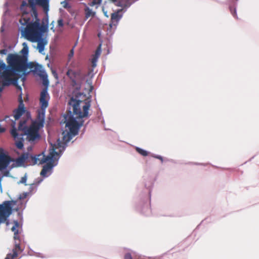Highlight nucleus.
<instances>
[{
  "label": "nucleus",
  "mask_w": 259,
  "mask_h": 259,
  "mask_svg": "<svg viewBox=\"0 0 259 259\" xmlns=\"http://www.w3.org/2000/svg\"><path fill=\"white\" fill-rule=\"evenodd\" d=\"M135 149L138 153H139L140 154H141V155H142L143 156H148L149 154L148 152H147V151H146L144 149H142L139 147H136Z\"/></svg>",
  "instance_id": "nucleus-22"
},
{
  "label": "nucleus",
  "mask_w": 259,
  "mask_h": 259,
  "mask_svg": "<svg viewBox=\"0 0 259 259\" xmlns=\"http://www.w3.org/2000/svg\"><path fill=\"white\" fill-rule=\"evenodd\" d=\"M32 71L37 73L42 78L44 85L47 87L49 85V81L47 78V74L43 70L41 65L36 64Z\"/></svg>",
  "instance_id": "nucleus-13"
},
{
  "label": "nucleus",
  "mask_w": 259,
  "mask_h": 259,
  "mask_svg": "<svg viewBox=\"0 0 259 259\" xmlns=\"http://www.w3.org/2000/svg\"><path fill=\"white\" fill-rule=\"evenodd\" d=\"M21 244H16L12 252L8 253L5 259H16L18 255L20 254L24 249V247H22Z\"/></svg>",
  "instance_id": "nucleus-14"
},
{
  "label": "nucleus",
  "mask_w": 259,
  "mask_h": 259,
  "mask_svg": "<svg viewBox=\"0 0 259 259\" xmlns=\"http://www.w3.org/2000/svg\"><path fill=\"white\" fill-rule=\"evenodd\" d=\"M12 128L11 130V134L12 137L14 138L16 141V146L19 149H21L23 147V135L19 134L17 132V130L15 127V122L13 121L12 123Z\"/></svg>",
  "instance_id": "nucleus-10"
},
{
  "label": "nucleus",
  "mask_w": 259,
  "mask_h": 259,
  "mask_svg": "<svg viewBox=\"0 0 259 259\" xmlns=\"http://www.w3.org/2000/svg\"><path fill=\"white\" fill-rule=\"evenodd\" d=\"M110 1H112L113 3H115V2H117V0H110Z\"/></svg>",
  "instance_id": "nucleus-37"
},
{
  "label": "nucleus",
  "mask_w": 259,
  "mask_h": 259,
  "mask_svg": "<svg viewBox=\"0 0 259 259\" xmlns=\"http://www.w3.org/2000/svg\"><path fill=\"white\" fill-rule=\"evenodd\" d=\"M66 130L62 133L63 140L67 143L69 142L73 136L77 135L79 127L82 125V121H77L72 115L70 111L64 115Z\"/></svg>",
  "instance_id": "nucleus-4"
},
{
  "label": "nucleus",
  "mask_w": 259,
  "mask_h": 259,
  "mask_svg": "<svg viewBox=\"0 0 259 259\" xmlns=\"http://www.w3.org/2000/svg\"><path fill=\"white\" fill-rule=\"evenodd\" d=\"M27 119H21L18 125V131L22 132L21 134L26 136V139L30 142H33L40 139L39 130L40 126L36 124L35 123L31 124L29 126L27 125Z\"/></svg>",
  "instance_id": "nucleus-5"
},
{
  "label": "nucleus",
  "mask_w": 259,
  "mask_h": 259,
  "mask_svg": "<svg viewBox=\"0 0 259 259\" xmlns=\"http://www.w3.org/2000/svg\"><path fill=\"white\" fill-rule=\"evenodd\" d=\"M5 131V129L4 128H1L0 127V132H3Z\"/></svg>",
  "instance_id": "nucleus-35"
},
{
  "label": "nucleus",
  "mask_w": 259,
  "mask_h": 259,
  "mask_svg": "<svg viewBox=\"0 0 259 259\" xmlns=\"http://www.w3.org/2000/svg\"><path fill=\"white\" fill-rule=\"evenodd\" d=\"M68 104L72 107L73 114L76 115V118L80 119L88 116L91 106L90 101L87 100L84 101L76 100L72 97Z\"/></svg>",
  "instance_id": "nucleus-6"
},
{
  "label": "nucleus",
  "mask_w": 259,
  "mask_h": 259,
  "mask_svg": "<svg viewBox=\"0 0 259 259\" xmlns=\"http://www.w3.org/2000/svg\"><path fill=\"white\" fill-rule=\"evenodd\" d=\"M19 100V105L18 108L14 110L13 111L14 117L15 120L19 119L21 116L23 114H25L26 113L27 118L29 117V114L28 112H27L24 104L23 103V101L22 99V95H20L18 98Z\"/></svg>",
  "instance_id": "nucleus-8"
},
{
  "label": "nucleus",
  "mask_w": 259,
  "mask_h": 259,
  "mask_svg": "<svg viewBox=\"0 0 259 259\" xmlns=\"http://www.w3.org/2000/svg\"><path fill=\"white\" fill-rule=\"evenodd\" d=\"M74 55V48H72L68 55V57L70 58H71Z\"/></svg>",
  "instance_id": "nucleus-32"
},
{
  "label": "nucleus",
  "mask_w": 259,
  "mask_h": 259,
  "mask_svg": "<svg viewBox=\"0 0 259 259\" xmlns=\"http://www.w3.org/2000/svg\"><path fill=\"white\" fill-rule=\"evenodd\" d=\"M85 18L88 19L90 17H94L95 15V12H93L88 7H85L84 8Z\"/></svg>",
  "instance_id": "nucleus-19"
},
{
  "label": "nucleus",
  "mask_w": 259,
  "mask_h": 259,
  "mask_svg": "<svg viewBox=\"0 0 259 259\" xmlns=\"http://www.w3.org/2000/svg\"><path fill=\"white\" fill-rule=\"evenodd\" d=\"M63 21L62 19H60L58 20V25L59 27H63Z\"/></svg>",
  "instance_id": "nucleus-28"
},
{
  "label": "nucleus",
  "mask_w": 259,
  "mask_h": 259,
  "mask_svg": "<svg viewBox=\"0 0 259 259\" xmlns=\"http://www.w3.org/2000/svg\"><path fill=\"white\" fill-rule=\"evenodd\" d=\"M8 52V51L7 49H2L0 50V54H6Z\"/></svg>",
  "instance_id": "nucleus-33"
},
{
  "label": "nucleus",
  "mask_w": 259,
  "mask_h": 259,
  "mask_svg": "<svg viewBox=\"0 0 259 259\" xmlns=\"http://www.w3.org/2000/svg\"><path fill=\"white\" fill-rule=\"evenodd\" d=\"M60 153L56 152L54 146L50 150L48 155L46 156L44 152L37 155V157H34V164H42L46 163L44 165L40 172V175L44 177L48 176L50 173L53 167L54 159H58L60 157Z\"/></svg>",
  "instance_id": "nucleus-3"
},
{
  "label": "nucleus",
  "mask_w": 259,
  "mask_h": 259,
  "mask_svg": "<svg viewBox=\"0 0 259 259\" xmlns=\"http://www.w3.org/2000/svg\"><path fill=\"white\" fill-rule=\"evenodd\" d=\"M91 1L89 4V5L93 7L96 5L100 4H101L102 0H90Z\"/></svg>",
  "instance_id": "nucleus-24"
},
{
  "label": "nucleus",
  "mask_w": 259,
  "mask_h": 259,
  "mask_svg": "<svg viewBox=\"0 0 259 259\" xmlns=\"http://www.w3.org/2000/svg\"><path fill=\"white\" fill-rule=\"evenodd\" d=\"M23 48L21 50V52L22 53V55H20V56H26L27 59H28V48L27 46L26 43L23 44Z\"/></svg>",
  "instance_id": "nucleus-20"
},
{
  "label": "nucleus",
  "mask_w": 259,
  "mask_h": 259,
  "mask_svg": "<svg viewBox=\"0 0 259 259\" xmlns=\"http://www.w3.org/2000/svg\"><path fill=\"white\" fill-rule=\"evenodd\" d=\"M101 45L100 44L98 47L97 48L96 51V52H95V56H96V57H99L101 53Z\"/></svg>",
  "instance_id": "nucleus-25"
},
{
  "label": "nucleus",
  "mask_w": 259,
  "mask_h": 259,
  "mask_svg": "<svg viewBox=\"0 0 259 259\" xmlns=\"http://www.w3.org/2000/svg\"><path fill=\"white\" fill-rule=\"evenodd\" d=\"M12 213V207L10 202L5 201L0 204V223L4 222Z\"/></svg>",
  "instance_id": "nucleus-9"
},
{
  "label": "nucleus",
  "mask_w": 259,
  "mask_h": 259,
  "mask_svg": "<svg viewBox=\"0 0 259 259\" xmlns=\"http://www.w3.org/2000/svg\"><path fill=\"white\" fill-rule=\"evenodd\" d=\"M27 4V6L26 7V10L28 7H29L32 13L31 15H34L35 17H36L37 13L35 8L36 6L38 5L41 7L45 12H47L49 10V0H28Z\"/></svg>",
  "instance_id": "nucleus-7"
},
{
  "label": "nucleus",
  "mask_w": 259,
  "mask_h": 259,
  "mask_svg": "<svg viewBox=\"0 0 259 259\" xmlns=\"http://www.w3.org/2000/svg\"><path fill=\"white\" fill-rule=\"evenodd\" d=\"M230 10H231V13L232 14V15H233L234 17H236V10L235 9H234L233 10V11H232V9L230 8Z\"/></svg>",
  "instance_id": "nucleus-34"
},
{
  "label": "nucleus",
  "mask_w": 259,
  "mask_h": 259,
  "mask_svg": "<svg viewBox=\"0 0 259 259\" xmlns=\"http://www.w3.org/2000/svg\"><path fill=\"white\" fill-rule=\"evenodd\" d=\"M111 20L114 21H118L120 19L121 16L119 15L118 12L112 13L111 15Z\"/></svg>",
  "instance_id": "nucleus-23"
},
{
  "label": "nucleus",
  "mask_w": 259,
  "mask_h": 259,
  "mask_svg": "<svg viewBox=\"0 0 259 259\" xmlns=\"http://www.w3.org/2000/svg\"><path fill=\"white\" fill-rule=\"evenodd\" d=\"M93 89V87L92 85H91V86L90 91H92Z\"/></svg>",
  "instance_id": "nucleus-38"
},
{
  "label": "nucleus",
  "mask_w": 259,
  "mask_h": 259,
  "mask_svg": "<svg viewBox=\"0 0 259 259\" xmlns=\"http://www.w3.org/2000/svg\"><path fill=\"white\" fill-rule=\"evenodd\" d=\"M8 66L0 60V75L4 78L5 84H15L16 80H13L11 77L16 73L26 72L28 68L33 70L36 64L33 62L28 63L26 56H20L18 54H9L7 57Z\"/></svg>",
  "instance_id": "nucleus-1"
},
{
  "label": "nucleus",
  "mask_w": 259,
  "mask_h": 259,
  "mask_svg": "<svg viewBox=\"0 0 259 259\" xmlns=\"http://www.w3.org/2000/svg\"><path fill=\"white\" fill-rule=\"evenodd\" d=\"M17 88H18V89H19V90H21V87H20V86L17 85Z\"/></svg>",
  "instance_id": "nucleus-36"
},
{
  "label": "nucleus",
  "mask_w": 259,
  "mask_h": 259,
  "mask_svg": "<svg viewBox=\"0 0 259 259\" xmlns=\"http://www.w3.org/2000/svg\"><path fill=\"white\" fill-rule=\"evenodd\" d=\"M27 6V3L23 1L20 6V10L22 14L19 22L22 25H26V26L21 30V34L27 40L31 42H36L42 36V33L47 30V26L40 24L37 16L35 17L36 20L34 22H30V15L26 11Z\"/></svg>",
  "instance_id": "nucleus-2"
},
{
  "label": "nucleus",
  "mask_w": 259,
  "mask_h": 259,
  "mask_svg": "<svg viewBox=\"0 0 259 259\" xmlns=\"http://www.w3.org/2000/svg\"><path fill=\"white\" fill-rule=\"evenodd\" d=\"M46 108H41L37 110V115L36 120L32 122L35 123L36 125L42 127L44 126L45 118Z\"/></svg>",
  "instance_id": "nucleus-15"
},
{
  "label": "nucleus",
  "mask_w": 259,
  "mask_h": 259,
  "mask_svg": "<svg viewBox=\"0 0 259 259\" xmlns=\"http://www.w3.org/2000/svg\"><path fill=\"white\" fill-rule=\"evenodd\" d=\"M50 96L47 88H44L40 92L39 104L41 108H47L49 105Z\"/></svg>",
  "instance_id": "nucleus-11"
},
{
  "label": "nucleus",
  "mask_w": 259,
  "mask_h": 259,
  "mask_svg": "<svg viewBox=\"0 0 259 259\" xmlns=\"http://www.w3.org/2000/svg\"><path fill=\"white\" fill-rule=\"evenodd\" d=\"M26 180H27L26 177V176L23 177L21 178L19 183L24 184L25 185H27V184H26Z\"/></svg>",
  "instance_id": "nucleus-27"
},
{
  "label": "nucleus",
  "mask_w": 259,
  "mask_h": 259,
  "mask_svg": "<svg viewBox=\"0 0 259 259\" xmlns=\"http://www.w3.org/2000/svg\"><path fill=\"white\" fill-rule=\"evenodd\" d=\"M52 74L53 75V76H54V77L56 79H58V74L56 72V71L55 70H53L52 71Z\"/></svg>",
  "instance_id": "nucleus-31"
},
{
  "label": "nucleus",
  "mask_w": 259,
  "mask_h": 259,
  "mask_svg": "<svg viewBox=\"0 0 259 259\" xmlns=\"http://www.w3.org/2000/svg\"><path fill=\"white\" fill-rule=\"evenodd\" d=\"M34 157H37V155L32 156L28 152L23 153L16 159L15 161L18 165H23L25 163L27 162L29 159H31L34 163Z\"/></svg>",
  "instance_id": "nucleus-12"
},
{
  "label": "nucleus",
  "mask_w": 259,
  "mask_h": 259,
  "mask_svg": "<svg viewBox=\"0 0 259 259\" xmlns=\"http://www.w3.org/2000/svg\"><path fill=\"white\" fill-rule=\"evenodd\" d=\"M66 75L69 77L72 82H75V79L77 78V75H78V73L72 69H68L66 73Z\"/></svg>",
  "instance_id": "nucleus-18"
},
{
  "label": "nucleus",
  "mask_w": 259,
  "mask_h": 259,
  "mask_svg": "<svg viewBox=\"0 0 259 259\" xmlns=\"http://www.w3.org/2000/svg\"><path fill=\"white\" fill-rule=\"evenodd\" d=\"M36 42H37V49L39 52L40 53L42 52L44 50L45 47L47 44V40L42 38V36H41Z\"/></svg>",
  "instance_id": "nucleus-17"
},
{
  "label": "nucleus",
  "mask_w": 259,
  "mask_h": 259,
  "mask_svg": "<svg viewBox=\"0 0 259 259\" xmlns=\"http://www.w3.org/2000/svg\"><path fill=\"white\" fill-rule=\"evenodd\" d=\"M99 57L94 56L92 59V66L95 67L96 65V62L97 61V59Z\"/></svg>",
  "instance_id": "nucleus-26"
},
{
  "label": "nucleus",
  "mask_w": 259,
  "mask_h": 259,
  "mask_svg": "<svg viewBox=\"0 0 259 259\" xmlns=\"http://www.w3.org/2000/svg\"><path fill=\"white\" fill-rule=\"evenodd\" d=\"M64 8H66V5H65V6H64Z\"/></svg>",
  "instance_id": "nucleus-39"
},
{
  "label": "nucleus",
  "mask_w": 259,
  "mask_h": 259,
  "mask_svg": "<svg viewBox=\"0 0 259 259\" xmlns=\"http://www.w3.org/2000/svg\"><path fill=\"white\" fill-rule=\"evenodd\" d=\"M11 161L10 156L5 154H0V170L5 169Z\"/></svg>",
  "instance_id": "nucleus-16"
},
{
  "label": "nucleus",
  "mask_w": 259,
  "mask_h": 259,
  "mask_svg": "<svg viewBox=\"0 0 259 259\" xmlns=\"http://www.w3.org/2000/svg\"><path fill=\"white\" fill-rule=\"evenodd\" d=\"M124 259H132L131 254L130 253H126L124 255Z\"/></svg>",
  "instance_id": "nucleus-29"
},
{
  "label": "nucleus",
  "mask_w": 259,
  "mask_h": 259,
  "mask_svg": "<svg viewBox=\"0 0 259 259\" xmlns=\"http://www.w3.org/2000/svg\"><path fill=\"white\" fill-rule=\"evenodd\" d=\"M19 226V223L17 221H14V225L12 227L11 230L14 233L15 238H16L17 235L18 233V228Z\"/></svg>",
  "instance_id": "nucleus-21"
},
{
  "label": "nucleus",
  "mask_w": 259,
  "mask_h": 259,
  "mask_svg": "<svg viewBox=\"0 0 259 259\" xmlns=\"http://www.w3.org/2000/svg\"><path fill=\"white\" fill-rule=\"evenodd\" d=\"M152 156L156 159L160 160L161 162H163V161L162 157L160 155H152Z\"/></svg>",
  "instance_id": "nucleus-30"
}]
</instances>
